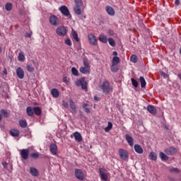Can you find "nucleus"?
Listing matches in <instances>:
<instances>
[{"label":"nucleus","mask_w":181,"mask_h":181,"mask_svg":"<svg viewBox=\"0 0 181 181\" xmlns=\"http://www.w3.org/2000/svg\"><path fill=\"white\" fill-rule=\"evenodd\" d=\"M33 111L35 114H42V109L40 107H34Z\"/></svg>","instance_id":"72a5a7b5"},{"label":"nucleus","mask_w":181,"mask_h":181,"mask_svg":"<svg viewBox=\"0 0 181 181\" xmlns=\"http://www.w3.org/2000/svg\"><path fill=\"white\" fill-rule=\"evenodd\" d=\"M112 54H113V56H115V57L118 56V52H117L116 51H114V52H112Z\"/></svg>","instance_id":"13d9d810"},{"label":"nucleus","mask_w":181,"mask_h":181,"mask_svg":"<svg viewBox=\"0 0 181 181\" xmlns=\"http://www.w3.org/2000/svg\"><path fill=\"white\" fill-rule=\"evenodd\" d=\"M59 10L60 11L61 13L64 15V16H69V18H71V14H70V11H69L67 6H62L59 7Z\"/></svg>","instance_id":"6e6552de"},{"label":"nucleus","mask_w":181,"mask_h":181,"mask_svg":"<svg viewBox=\"0 0 181 181\" xmlns=\"http://www.w3.org/2000/svg\"><path fill=\"white\" fill-rule=\"evenodd\" d=\"M159 157L161 159V160H163V161L169 160V157L162 151L159 153Z\"/></svg>","instance_id":"b1692460"},{"label":"nucleus","mask_w":181,"mask_h":181,"mask_svg":"<svg viewBox=\"0 0 181 181\" xmlns=\"http://www.w3.org/2000/svg\"><path fill=\"white\" fill-rule=\"evenodd\" d=\"M51 95L54 98H57L59 95H60V92L59 90H57V88H52L51 90Z\"/></svg>","instance_id":"6ab92c4d"},{"label":"nucleus","mask_w":181,"mask_h":181,"mask_svg":"<svg viewBox=\"0 0 181 181\" xmlns=\"http://www.w3.org/2000/svg\"><path fill=\"white\" fill-rule=\"evenodd\" d=\"M56 33L58 36H66L67 35V28L64 26H59L57 28Z\"/></svg>","instance_id":"39448f33"},{"label":"nucleus","mask_w":181,"mask_h":181,"mask_svg":"<svg viewBox=\"0 0 181 181\" xmlns=\"http://www.w3.org/2000/svg\"><path fill=\"white\" fill-rule=\"evenodd\" d=\"M16 75L18 77V78H21V79L25 77V71H23V69L21 67L17 68Z\"/></svg>","instance_id":"f8f14e48"},{"label":"nucleus","mask_w":181,"mask_h":181,"mask_svg":"<svg viewBox=\"0 0 181 181\" xmlns=\"http://www.w3.org/2000/svg\"><path fill=\"white\" fill-rule=\"evenodd\" d=\"M111 129H112V122H108L107 127H106L105 128V132H110V131H111Z\"/></svg>","instance_id":"c756f323"},{"label":"nucleus","mask_w":181,"mask_h":181,"mask_svg":"<svg viewBox=\"0 0 181 181\" xmlns=\"http://www.w3.org/2000/svg\"><path fill=\"white\" fill-rule=\"evenodd\" d=\"M2 53V48L0 47V54Z\"/></svg>","instance_id":"69168bd1"},{"label":"nucleus","mask_w":181,"mask_h":181,"mask_svg":"<svg viewBox=\"0 0 181 181\" xmlns=\"http://www.w3.org/2000/svg\"><path fill=\"white\" fill-rule=\"evenodd\" d=\"M165 129H169V127L168 126H165Z\"/></svg>","instance_id":"338daca9"},{"label":"nucleus","mask_w":181,"mask_h":181,"mask_svg":"<svg viewBox=\"0 0 181 181\" xmlns=\"http://www.w3.org/2000/svg\"><path fill=\"white\" fill-rule=\"evenodd\" d=\"M134 151L136 152V153H139V155H141V153H144V148L139 144H135L134 145Z\"/></svg>","instance_id":"a211bd4d"},{"label":"nucleus","mask_w":181,"mask_h":181,"mask_svg":"<svg viewBox=\"0 0 181 181\" xmlns=\"http://www.w3.org/2000/svg\"><path fill=\"white\" fill-rule=\"evenodd\" d=\"M175 4L177 6L180 5V0H175Z\"/></svg>","instance_id":"5fc2aeb1"},{"label":"nucleus","mask_w":181,"mask_h":181,"mask_svg":"<svg viewBox=\"0 0 181 181\" xmlns=\"http://www.w3.org/2000/svg\"><path fill=\"white\" fill-rule=\"evenodd\" d=\"M2 165H3L4 169H8V163L3 162Z\"/></svg>","instance_id":"603ef678"},{"label":"nucleus","mask_w":181,"mask_h":181,"mask_svg":"<svg viewBox=\"0 0 181 181\" xmlns=\"http://www.w3.org/2000/svg\"><path fill=\"white\" fill-rule=\"evenodd\" d=\"M130 62H132V63H138V57L135 54L132 55L130 57Z\"/></svg>","instance_id":"7c9ffc66"},{"label":"nucleus","mask_w":181,"mask_h":181,"mask_svg":"<svg viewBox=\"0 0 181 181\" xmlns=\"http://www.w3.org/2000/svg\"><path fill=\"white\" fill-rule=\"evenodd\" d=\"M49 22L52 26H59L60 25V20L54 15L49 16Z\"/></svg>","instance_id":"f03ea898"},{"label":"nucleus","mask_w":181,"mask_h":181,"mask_svg":"<svg viewBox=\"0 0 181 181\" xmlns=\"http://www.w3.org/2000/svg\"><path fill=\"white\" fill-rule=\"evenodd\" d=\"M164 152H165V153H166V155H169V156H172L175 155V153H176V152H177V151L176 150V148L171 146V147L165 148Z\"/></svg>","instance_id":"1a4fd4ad"},{"label":"nucleus","mask_w":181,"mask_h":181,"mask_svg":"<svg viewBox=\"0 0 181 181\" xmlns=\"http://www.w3.org/2000/svg\"><path fill=\"white\" fill-rule=\"evenodd\" d=\"M83 66H84L83 67H87L90 69V64H88V61H86V60L83 61Z\"/></svg>","instance_id":"09e8293b"},{"label":"nucleus","mask_w":181,"mask_h":181,"mask_svg":"<svg viewBox=\"0 0 181 181\" xmlns=\"http://www.w3.org/2000/svg\"><path fill=\"white\" fill-rule=\"evenodd\" d=\"M118 153L122 160H128L129 159V153L124 148H119Z\"/></svg>","instance_id":"f257e3e1"},{"label":"nucleus","mask_w":181,"mask_h":181,"mask_svg":"<svg viewBox=\"0 0 181 181\" xmlns=\"http://www.w3.org/2000/svg\"><path fill=\"white\" fill-rule=\"evenodd\" d=\"M90 68H87L86 66H81L79 69V71L82 73V74H89Z\"/></svg>","instance_id":"aec40b11"},{"label":"nucleus","mask_w":181,"mask_h":181,"mask_svg":"<svg viewBox=\"0 0 181 181\" xmlns=\"http://www.w3.org/2000/svg\"><path fill=\"white\" fill-rule=\"evenodd\" d=\"M170 172H172V173L174 172V173H179L180 170H179V168H174L170 169Z\"/></svg>","instance_id":"de8ad7c7"},{"label":"nucleus","mask_w":181,"mask_h":181,"mask_svg":"<svg viewBox=\"0 0 181 181\" xmlns=\"http://www.w3.org/2000/svg\"><path fill=\"white\" fill-rule=\"evenodd\" d=\"M5 9L6 11H12V4L11 3L6 4Z\"/></svg>","instance_id":"c9c22d12"},{"label":"nucleus","mask_w":181,"mask_h":181,"mask_svg":"<svg viewBox=\"0 0 181 181\" xmlns=\"http://www.w3.org/2000/svg\"><path fill=\"white\" fill-rule=\"evenodd\" d=\"M65 45H66L67 46H71L73 45V43L71 42V40H70V38H68L65 40Z\"/></svg>","instance_id":"49530a36"},{"label":"nucleus","mask_w":181,"mask_h":181,"mask_svg":"<svg viewBox=\"0 0 181 181\" xmlns=\"http://www.w3.org/2000/svg\"><path fill=\"white\" fill-rule=\"evenodd\" d=\"M29 117H33V114H28Z\"/></svg>","instance_id":"e2e57ef3"},{"label":"nucleus","mask_w":181,"mask_h":181,"mask_svg":"<svg viewBox=\"0 0 181 181\" xmlns=\"http://www.w3.org/2000/svg\"><path fill=\"white\" fill-rule=\"evenodd\" d=\"M4 74H8V71H6V69L4 70Z\"/></svg>","instance_id":"052dcab7"},{"label":"nucleus","mask_w":181,"mask_h":181,"mask_svg":"<svg viewBox=\"0 0 181 181\" xmlns=\"http://www.w3.org/2000/svg\"><path fill=\"white\" fill-rule=\"evenodd\" d=\"M2 119V115L0 114V121Z\"/></svg>","instance_id":"0e129e2a"},{"label":"nucleus","mask_w":181,"mask_h":181,"mask_svg":"<svg viewBox=\"0 0 181 181\" xmlns=\"http://www.w3.org/2000/svg\"><path fill=\"white\" fill-rule=\"evenodd\" d=\"M8 114H4V117H6V118H8Z\"/></svg>","instance_id":"680f3d73"},{"label":"nucleus","mask_w":181,"mask_h":181,"mask_svg":"<svg viewBox=\"0 0 181 181\" xmlns=\"http://www.w3.org/2000/svg\"><path fill=\"white\" fill-rule=\"evenodd\" d=\"M19 125L21 128H26L28 127V122H26V119H21L19 121Z\"/></svg>","instance_id":"c85d7f7f"},{"label":"nucleus","mask_w":181,"mask_h":181,"mask_svg":"<svg viewBox=\"0 0 181 181\" xmlns=\"http://www.w3.org/2000/svg\"><path fill=\"white\" fill-rule=\"evenodd\" d=\"M29 149L28 148H23L22 150H20V155L24 160H28L29 159Z\"/></svg>","instance_id":"0eeeda50"},{"label":"nucleus","mask_w":181,"mask_h":181,"mask_svg":"<svg viewBox=\"0 0 181 181\" xmlns=\"http://www.w3.org/2000/svg\"><path fill=\"white\" fill-rule=\"evenodd\" d=\"M109 45L112 46V47H115V40L114 39L110 37L108 38Z\"/></svg>","instance_id":"58836bf2"},{"label":"nucleus","mask_w":181,"mask_h":181,"mask_svg":"<svg viewBox=\"0 0 181 181\" xmlns=\"http://www.w3.org/2000/svg\"><path fill=\"white\" fill-rule=\"evenodd\" d=\"M62 105L65 107V108H67L69 107V103L63 100L62 101Z\"/></svg>","instance_id":"3c124183"},{"label":"nucleus","mask_w":181,"mask_h":181,"mask_svg":"<svg viewBox=\"0 0 181 181\" xmlns=\"http://www.w3.org/2000/svg\"><path fill=\"white\" fill-rule=\"evenodd\" d=\"M99 40L101 42V43H107V42H108L107 36H105L104 34H100L99 35Z\"/></svg>","instance_id":"4be33fe9"},{"label":"nucleus","mask_w":181,"mask_h":181,"mask_svg":"<svg viewBox=\"0 0 181 181\" xmlns=\"http://www.w3.org/2000/svg\"><path fill=\"white\" fill-rule=\"evenodd\" d=\"M126 141L130 146H134V139L129 134L125 135Z\"/></svg>","instance_id":"f3484780"},{"label":"nucleus","mask_w":181,"mask_h":181,"mask_svg":"<svg viewBox=\"0 0 181 181\" xmlns=\"http://www.w3.org/2000/svg\"><path fill=\"white\" fill-rule=\"evenodd\" d=\"M30 33H26L25 34V37H30Z\"/></svg>","instance_id":"bf43d9fd"},{"label":"nucleus","mask_w":181,"mask_h":181,"mask_svg":"<svg viewBox=\"0 0 181 181\" xmlns=\"http://www.w3.org/2000/svg\"><path fill=\"white\" fill-rule=\"evenodd\" d=\"M49 149L52 155H57V145L54 144H51Z\"/></svg>","instance_id":"dca6fc26"},{"label":"nucleus","mask_w":181,"mask_h":181,"mask_svg":"<svg viewBox=\"0 0 181 181\" xmlns=\"http://www.w3.org/2000/svg\"><path fill=\"white\" fill-rule=\"evenodd\" d=\"M39 156H40L39 153H33L30 154V157L32 158V159H37Z\"/></svg>","instance_id":"a19ab883"},{"label":"nucleus","mask_w":181,"mask_h":181,"mask_svg":"<svg viewBox=\"0 0 181 181\" xmlns=\"http://www.w3.org/2000/svg\"><path fill=\"white\" fill-rule=\"evenodd\" d=\"M100 88H101L105 94H108V93H110V91L111 90V87L108 81L103 82L102 86H100Z\"/></svg>","instance_id":"7ed1b4c3"},{"label":"nucleus","mask_w":181,"mask_h":181,"mask_svg":"<svg viewBox=\"0 0 181 181\" xmlns=\"http://www.w3.org/2000/svg\"><path fill=\"white\" fill-rule=\"evenodd\" d=\"M69 105L70 108H71L73 111H76V105L74 104V101H73V100L69 99Z\"/></svg>","instance_id":"473e14b6"},{"label":"nucleus","mask_w":181,"mask_h":181,"mask_svg":"<svg viewBox=\"0 0 181 181\" xmlns=\"http://www.w3.org/2000/svg\"><path fill=\"white\" fill-rule=\"evenodd\" d=\"M76 86L80 87L81 86L82 90H87V81L84 78H82L75 82Z\"/></svg>","instance_id":"20e7f679"},{"label":"nucleus","mask_w":181,"mask_h":181,"mask_svg":"<svg viewBox=\"0 0 181 181\" xmlns=\"http://www.w3.org/2000/svg\"><path fill=\"white\" fill-rule=\"evenodd\" d=\"M94 100L95 101H100V98H98V96H94Z\"/></svg>","instance_id":"4d7b16f0"},{"label":"nucleus","mask_w":181,"mask_h":181,"mask_svg":"<svg viewBox=\"0 0 181 181\" xmlns=\"http://www.w3.org/2000/svg\"><path fill=\"white\" fill-rule=\"evenodd\" d=\"M30 173L32 176H39V171L33 167L30 168Z\"/></svg>","instance_id":"412c9836"},{"label":"nucleus","mask_w":181,"mask_h":181,"mask_svg":"<svg viewBox=\"0 0 181 181\" xmlns=\"http://www.w3.org/2000/svg\"><path fill=\"white\" fill-rule=\"evenodd\" d=\"M88 105L87 104H83V108L85 110V112H86L87 114H88V112H90V109H88Z\"/></svg>","instance_id":"a18cd8bd"},{"label":"nucleus","mask_w":181,"mask_h":181,"mask_svg":"<svg viewBox=\"0 0 181 181\" xmlns=\"http://www.w3.org/2000/svg\"><path fill=\"white\" fill-rule=\"evenodd\" d=\"M132 84L133 86L135 87V88H138V81L135 80V78H131Z\"/></svg>","instance_id":"f704fd0d"},{"label":"nucleus","mask_w":181,"mask_h":181,"mask_svg":"<svg viewBox=\"0 0 181 181\" xmlns=\"http://www.w3.org/2000/svg\"><path fill=\"white\" fill-rule=\"evenodd\" d=\"M99 172H100L101 180L107 181L108 180V175H107V173H105V169L100 168Z\"/></svg>","instance_id":"9b49d317"},{"label":"nucleus","mask_w":181,"mask_h":181,"mask_svg":"<svg viewBox=\"0 0 181 181\" xmlns=\"http://www.w3.org/2000/svg\"><path fill=\"white\" fill-rule=\"evenodd\" d=\"M18 62H25V55L23 53L18 54Z\"/></svg>","instance_id":"4c0bfd02"},{"label":"nucleus","mask_w":181,"mask_h":181,"mask_svg":"<svg viewBox=\"0 0 181 181\" xmlns=\"http://www.w3.org/2000/svg\"><path fill=\"white\" fill-rule=\"evenodd\" d=\"M26 112L27 114H33V108L30 106L27 107Z\"/></svg>","instance_id":"37998d69"},{"label":"nucleus","mask_w":181,"mask_h":181,"mask_svg":"<svg viewBox=\"0 0 181 181\" xmlns=\"http://www.w3.org/2000/svg\"><path fill=\"white\" fill-rule=\"evenodd\" d=\"M105 11H106L107 13H108V15H110V16H114V15H115V11L110 6H107L105 7Z\"/></svg>","instance_id":"4468645a"},{"label":"nucleus","mask_w":181,"mask_h":181,"mask_svg":"<svg viewBox=\"0 0 181 181\" xmlns=\"http://www.w3.org/2000/svg\"><path fill=\"white\" fill-rule=\"evenodd\" d=\"M139 81L141 88H145V87H146V81H145V78H144V76H140Z\"/></svg>","instance_id":"393cba45"},{"label":"nucleus","mask_w":181,"mask_h":181,"mask_svg":"<svg viewBox=\"0 0 181 181\" xmlns=\"http://www.w3.org/2000/svg\"><path fill=\"white\" fill-rule=\"evenodd\" d=\"M71 35L76 42H80V38L78 37V34H77V32H76V30H72Z\"/></svg>","instance_id":"a878e982"},{"label":"nucleus","mask_w":181,"mask_h":181,"mask_svg":"<svg viewBox=\"0 0 181 181\" xmlns=\"http://www.w3.org/2000/svg\"><path fill=\"white\" fill-rule=\"evenodd\" d=\"M88 39L89 43H90L92 46H97V45H98L97 37H95L94 34L90 33L88 35Z\"/></svg>","instance_id":"423d86ee"},{"label":"nucleus","mask_w":181,"mask_h":181,"mask_svg":"<svg viewBox=\"0 0 181 181\" xmlns=\"http://www.w3.org/2000/svg\"><path fill=\"white\" fill-rule=\"evenodd\" d=\"M161 76L163 77V78H168V77H169V75H168L166 73L162 71Z\"/></svg>","instance_id":"8fccbe9b"},{"label":"nucleus","mask_w":181,"mask_h":181,"mask_svg":"<svg viewBox=\"0 0 181 181\" xmlns=\"http://www.w3.org/2000/svg\"><path fill=\"white\" fill-rule=\"evenodd\" d=\"M63 83H69V81H67V77H64L62 79Z\"/></svg>","instance_id":"864d4df0"},{"label":"nucleus","mask_w":181,"mask_h":181,"mask_svg":"<svg viewBox=\"0 0 181 181\" xmlns=\"http://www.w3.org/2000/svg\"><path fill=\"white\" fill-rule=\"evenodd\" d=\"M111 71L113 73H117L118 71V67L116 66L115 64H112V66H110Z\"/></svg>","instance_id":"e433bc0d"},{"label":"nucleus","mask_w":181,"mask_h":181,"mask_svg":"<svg viewBox=\"0 0 181 181\" xmlns=\"http://www.w3.org/2000/svg\"><path fill=\"white\" fill-rule=\"evenodd\" d=\"M180 54L181 55V47L180 48Z\"/></svg>","instance_id":"774afa93"},{"label":"nucleus","mask_w":181,"mask_h":181,"mask_svg":"<svg viewBox=\"0 0 181 181\" xmlns=\"http://www.w3.org/2000/svg\"><path fill=\"white\" fill-rule=\"evenodd\" d=\"M149 158L151 160H156L158 159V156L156 155V153L151 151L149 154Z\"/></svg>","instance_id":"bb28decb"},{"label":"nucleus","mask_w":181,"mask_h":181,"mask_svg":"<svg viewBox=\"0 0 181 181\" xmlns=\"http://www.w3.org/2000/svg\"><path fill=\"white\" fill-rule=\"evenodd\" d=\"M74 2L76 4L75 6H81L83 5L82 0H74Z\"/></svg>","instance_id":"c03bdc74"},{"label":"nucleus","mask_w":181,"mask_h":181,"mask_svg":"<svg viewBox=\"0 0 181 181\" xmlns=\"http://www.w3.org/2000/svg\"><path fill=\"white\" fill-rule=\"evenodd\" d=\"M118 63H119V57H114L113 58H112V64H115V65H117V64H118Z\"/></svg>","instance_id":"2f4dec72"},{"label":"nucleus","mask_w":181,"mask_h":181,"mask_svg":"<svg viewBox=\"0 0 181 181\" xmlns=\"http://www.w3.org/2000/svg\"><path fill=\"white\" fill-rule=\"evenodd\" d=\"M26 69L30 73H33V71H35V68H33L32 65H27Z\"/></svg>","instance_id":"79ce46f5"},{"label":"nucleus","mask_w":181,"mask_h":181,"mask_svg":"<svg viewBox=\"0 0 181 181\" xmlns=\"http://www.w3.org/2000/svg\"><path fill=\"white\" fill-rule=\"evenodd\" d=\"M1 114H8V112H6V110H4V109H1Z\"/></svg>","instance_id":"6e6d98bb"},{"label":"nucleus","mask_w":181,"mask_h":181,"mask_svg":"<svg viewBox=\"0 0 181 181\" xmlns=\"http://www.w3.org/2000/svg\"><path fill=\"white\" fill-rule=\"evenodd\" d=\"M75 176L78 180H84V173L80 169L75 170Z\"/></svg>","instance_id":"9d476101"},{"label":"nucleus","mask_w":181,"mask_h":181,"mask_svg":"<svg viewBox=\"0 0 181 181\" xmlns=\"http://www.w3.org/2000/svg\"><path fill=\"white\" fill-rule=\"evenodd\" d=\"M73 136H74L75 140L77 141V142H81V141H83V136H81V134H80V132H75L73 134Z\"/></svg>","instance_id":"2eb2a0df"},{"label":"nucleus","mask_w":181,"mask_h":181,"mask_svg":"<svg viewBox=\"0 0 181 181\" xmlns=\"http://www.w3.org/2000/svg\"><path fill=\"white\" fill-rule=\"evenodd\" d=\"M74 12L76 15H81V6H74Z\"/></svg>","instance_id":"5701e85b"},{"label":"nucleus","mask_w":181,"mask_h":181,"mask_svg":"<svg viewBox=\"0 0 181 181\" xmlns=\"http://www.w3.org/2000/svg\"><path fill=\"white\" fill-rule=\"evenodd\" d=\"M147 111L150 114H156L158 112V109H156V107L152 105H148L147 106Z\"/></svg>","instance_id":"ddd939ff"},{"label":"nucleus","mask_w":181,"mask_h":181,"mask_svg":"<svg viewBox=\"0 0 181 181\" xmlns=\"http://www.w3.org/2000/svg\"><path fill=\"white\" fill-rule=\"evenodd\" d=\"M71 73L73 74V76H78V70H77V69H76V67H72L71 68Z\"/></svg>","instance_id":"ea45409f"},{"label":"nucleus","mask_w":181,"mask_h":181,"mask_svg":"<svg viewBox=\"0 0 181 181\" xmlns=\"http://www.w3.org/2000/svg\"><path fill=\"white\" fill-rule=\"evenodd\" d=\"M10 135H11V136H19V130L18 129L10 130Z\"/></svg>","instance_id":"cd10ccee"}]
</instances>
